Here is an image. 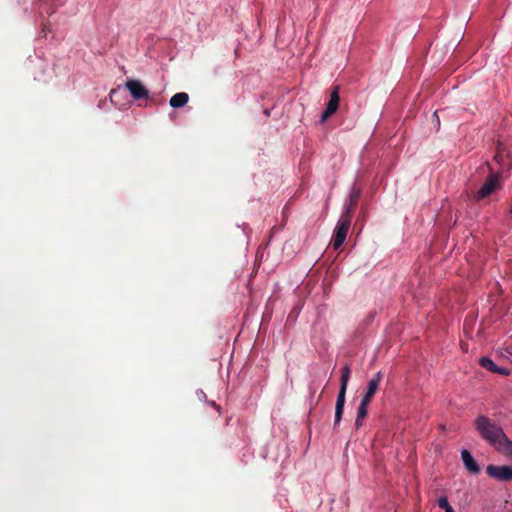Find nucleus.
I'll return each mask as SVG.
<instances>
[{
    "instance_id": "nucleus-20",
    "label": "nucleus",
    "mask_w": 512,
    "mask_h": 512,
    "mask_svg": "<svg viewBox=\"0 0 512 512\" xmlns=\"http://www.w3.org/2000/svg\"><path fill=\"white\" fill-rule=\"evenodd\" d=\"M487 168L489 169V171H492V168L490 165H487Z\"/></svg>"
},
{
    "instance_id": "nucleus-18",
    "label": "nucleus",
    "mask_w": 512,
    "mask_h": 512,
    "mask_svg": "<svg viewBox=\"0 0 512 512\" xmlns=\"http://www.w3.org/2000/svg\"><path fill=\"white\" fill-rule=\"evenodd\" d=\"M446 512H455V511H454V509H453V508H451V509H447V511H446Z\"/></svg>"
},
{
    "instance_id": "nucleus-1",
    "label": "nucleus",
    "mask_w": 512,
    "mask_h": 512,
    "mask_svg": "<svg viewBox=\"0 0 512 512\" xmlns=\"http://www.w3.org/2000/svg\"><path fill=\"white\" fill-rule=\"evenodd\" d=\"M475 427L489 444L512 448V441L506 437L502 428L492 422L488 417L479 416L475 420Z\"/></svg>"
},
{
    "instance_id": "nucleus-3",
    "label": "nucleus",
    "mask_w": 512,
    "mask_h": 512,
    "mask_svg": "<svg viewBox=\"0 0 512 512\" xmlns=\"http://www.w3.org/2000/svg\"><path fill=\"white\" fill-rule=\"evenodd\" d=\"M351 368L349 365H345L341 370V385L340 390L336 400L335 407V421L334 424L337 425L342 417L344 404H345V395L347 391L348 382L350 380Z\"/></svg>"
},
{
    "instance_id": "nucleus-15",
    "label": "nucleus",
    "mask_w": 512,
    "mask_h": 512,
    "mask_svg": "<svg viewBox=\"0 0 512 512\" xmlns=\"http://www.w3.org/2000/svg\"><path fill=\"white\" fill-rule=\"evenodd\" d=\"M373 397H374L373 395L365 393L360 404L364 405V406H368Z\"/></svg>"
},
{
    "instance_id": "nucleus-2",
    "label": "nucleus",
    "mask_w": 512,
    "mask_h": 512,
    "mask_svg": "<svg viewBox=\"0 0 512 512\" xmlns=\"http://www.w3.org/2000/svg\"><path fill=\"white\" fill-rule=\"evenodd\" d=\"M352 219V209L346 208V211L341 215L337 226L334 230L332 246L338 250L346 240Z\"/></svg>"
},
{
    "instance_id": "nucleus-4",
    "label": "nucleus",
    "mask_w": 512,
    "mask_h": 512,
    "mask_svg": "<svg viewBox=\"0 0 512 512\" xmlns=\"http://www.w3.org/2000/svg\"><path fill=\"white\" fill-rule=\"evenodd\" d=\"M500 174L491 172L482 186L475 193L477 201L485 199L501 188Z\"/></svg>"
},
{
    "instance_id": "nucleus-11",
    "label": "nucleus",
    "mask_w": 512,
    "mask_h": 512,
    "mask_svg": "<svg viewBox=\"0 0 512 512\" xmlns=\"http://www.w3.org/2000/svg\"><path fill=\"white\" fill-rule=\"evenodd\" d=\"M479 364L490 372H495L497 365L488 357H482L479 360Z\"/></svg>"
},
{
    "instance_id": "nucleus-19",
    "label": "nucleus",
    "mask_w": 512,
    "mask_h": 512,
    "mask_svg": "<svg viewBox=\"0 0 512 512\" xmlns=\"http://www.w3.org/2000/svg\"><path fill=\"white\" fill-rule=\"evenodd\" d=\"M487 168L489 169V171H492V168L490 165H487Z\"/></svg>"
},
{
    "instance_id": "nucleus-22",
    "label": "nucleus",
    "mask_w": 512,
    "mask_h": 512,
    "mask_svg": "<svg viewBox=\"0 0 512 512\" xmlns=\"http://www.w3.org/2000/svg\"><path fill=\"white\" fill-rule=\"evenodd\" d=\"M509 212H510V214L512 215V204H511V207H510Z\"/></svg>"
},
{
    "instance_id": "nucleus-6",
    "label": "nucleus",
    "mask_w": 512,
    "mask_h": 512,
    "mask_svg": "<svg viewBox=\"0 0 512 512\" xmlns=\"http://www.w3.org/2000/svg\"><path fill=\"white\" fill-rule=\"evenodd\" d=\"M340 102V88L335 86L330 93V99L327 103L326 109L321 115V122L327 121L333 114L336 113Z\"/></svg>"
},
{
    "instance_id": "nucleus-7",
    "label": "nucleus",
    "mask_w": 512,
    "mask_h": 512,
    "mask_svg": "<svg viewBox=\"0 0 512 512\" xmlns=\"http://www.w3.org/2000/svg\"><path fill=\"white\" fill-rule=\"evenodd\" d=\"M126 89L130 92L134 100H141L148 98V89L139 80L129 79L125 82Z\"/></svg>"
},
{
    "instance_id": "nucleus-17",
    "label": "nucleus",
    "mask_w": 512,
    "mask_h": 512,
    "mask_svg": "<svg viewBox=\"0 0 512 512\" xmlns=\"http://www.w3.org/2000/svg\"><path fill=\"white\" fill-rule=\"evenodd\" d=\"M502 159H503L502 149H501V146L499 145L497 148L496 155H495V160L500 163V162H502Z\"/></svg>"
},
{
    "instance_id": "nucleus-12",
    "label": "nucleus",
    "mask_w": 512,
    "mask_h": 512,
    "mask_svg": "<svg viewBox=\"0 0 512 512\" xmlns=\"http://www.w3.org/2000/svg\"><path fill=\"white\" fill-rule=\"evenodd\" d=\"M367 407L368 406H364V405L360 404V406L358 408V411H357L356 421H355V424H356L357 427L361 426L362 420L366 417V415H367Z\"/></svg>"
},
{
    "instance_id": "nucleus-21",
    "label": "nucleus",
    "mask_w": 512,
    "mask_h": 512,
    "mask_svg": "<svg viewBox=\"0 0 512 512\" xmlns=\"http://www.w3.org/2000/svg\"><path fill=\"white\" fill-rule=\"evenodd\" d=\"M487 168L489 169V171H492V168L490 165H487Z\"/></svg>"
},
{
    "instance_id": "nucleus-10",
    "label": "nucleus",
    "mask_w": 512,
    "mask_h": 512,
    "mask_svg": "<svg viewBox=\"0 0 512 512\" xmlns=\"http://www.w3.org/2000/svg\"><path fill=\"white\" fill-rule=\"evenodd\" d=\"M381 380L382 373L377 372L375 376L368 382L366 393L374 396L376 391L378 390Z\"/></svg>"
},
{
    "instance_id": "nucleus-9",
    "label": "nucleus",
    "mask_w": 512,
    "mask_h": 512,
    "mask_svg": "<svg viewBox=\"0 0 512 512\" xmlns=\"http://www.w3.org/2000/svg\"><path fill=\"white\" fill-rule=\"evenodd\" d=\"M189 101V95L186 92H179L170 98L169 104L172 108H181Z\"/></svg>"
},
{
    "instance_id": "nucleus-16",
    "label": "nucleus",
    "mask_w": 512,
    "mask_h": 512,
    "mask_svg": "<svg viewBox=\"0 0 512 512\" xmlns=\"http://www.w3.org/2000/svg\"><path fill=\"white\" fill-rule=\"evenodd\" d=\"M494 373L507 376V375H509V370L505 367L497 366V369Z\"/></svg>"
},
{
    "instance_id": "nucleus-5",
    "label": "nucleus",
    "mask_w": 512,
    "mask_h": 512,
    "mask_svg": "<svg viewBox=\"0 0 512 512\" xmlns=\"http://www.w3.org/2000/svg\"><path fill=\"white\" fill-rule=\"evenodd\" d=\"M486 473L489 477L501 481V482H509L512 481V466L508 465H488L486 468Z\"/></svg>"
},
{
    "instance_id": "nucleus-14",
    "label": "nucleus",
    "mask_w": 512,
    "mask_h": 512,
    "mask_svg": "<svg viewBox=\"0 0 512 512\" xmlns=\"http://www.w3.org/2000/svg\"><path fill=\"white\" fill-rule=\"evenodd\" d=\"M437 503H438V506H439L441 509L445 510V512L447 511V509H451V508H452V506H451V505L449 504V502H448L447 497H441V498H439V499H438V501H437Z\"/></svg>"
},
{
    "instance_id": "nucleus-13",
    "label": "nucleus",
    "mask_w": 512,
    "mask_h": 512,
    "mask_svg": "<svg viewBox=\"0 0 512 512\" xmlns=\"http://www.w3.org/2000/svg\"><path fill=\"white\" fill-rule=\"evenodd\" d=\"M360 197V193L358 191L356 192H353L351 195H350V203L349 205L347 206V208H351L352 209V212L354 211L356 205H357V202H358V199Z\"/></svg>"
},
{
    "instance_id": "nucleus-8",
    "label": "nucleus",
    "mask_w": 512,
    "mask_h": 512,
    "mask_svg": "<svg viewBox=\"0 0 512 512\" xmlns=\"http://www.w3.org/2000/svg\"><path fill=\"white\" fill-rule=\"evenodd\" d=\"M461 456L465 468L472 474H478L480 472V467L477 464L476 460L473 458L469 450H461Z\"/></svg>"
}]
</instances>
